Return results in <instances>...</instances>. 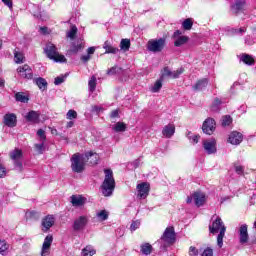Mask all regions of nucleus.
Wrapping results in <instances>:
<instances>
[{
    "instance_id": "f257e3e1",
    "label": "nucleus",
    "mask_w": 256,
    "mask_h": 256,
    "mask_svg": "<svg viewBox=\"0 0 256 256\" xmlns=\"http://www.w3.org/2000/svg\"><path fill=\"white\" fill-rule=\"evenodd\" d=\"M227 231V227H225V223H223V219L217 216L216 219L209 225V233L212 235H217V245L221 249L223 247V239L225 238V233Z\"/></svg>"
},
{
    "instance_id": "f03ea898",
    "label": "nucleus",
    "mask_w": 256,
    "mask_h": 256,
    "mask_svg": "<svg viewBox=\"0 0 256 256\" xmlns=\"http://www.w3.org/2000/svg\"><path fill=\"white\" fill-rule=\"evenodd\" d=\"M105 178L100 186L102 190V195L104 197H111L113 195V191H115V178L113 177V170L104 169Z\"/></svg>"
},
{
    "instance_id": "7ed1b4c3",
    "label": "nucleus",
    "mask_w": 256,
    "mask_h": 256,
    "mask_svg": "<svg viewBox=\"0 0 256 256\" xmlns=\"http://www.w3.org/2000/svg\"><path fill=\"white\" fill-rule=\"evenodd\" d=\"M44 53L50 59L51 61H54L55 63H67V58H65V55L59 54V50L57 49V46L53 43H48L46 47L44 48Z\"/></svg>"
},
{
    "instance_id": "20e7f679",
    "label": "nucleus",
    "mask_w": 256,
    "mask_h": 256,
    "mask_svg": "<svg viewBox=\"0 0 256 256\" xmlns=\"http://www.w3.org/2000/svg\"><path fill=\"white\" fill-rule=\"evenodd\" d=\"M164 247H171V245H175V241H177V234L175 233V227L169 226L167 227L161 238Z\"/></svg>"
},
{
    "instance_id": "39448f33",
    "label": "nucleus",
    "mask_w": 256,
    "mask_h": 256,
    "mask_svg": "<svg viewBox=\"0 0 256 256\" xmlns=\"http://www.w3.org/2000/svg\"><path fill=\"white\" fill-rule=\"evenodd\" d=\"M85 160L83 154L75 153L72 155L70 161L73 173H83L85 171Z\"/></svg>"
},
{
    "instance_id": "423d86ee",
    "label": "nucleus",
    "mask_w": 256,
    "mask_h": 256,
    "mask_svg": "<svg viewBox=\"0 0 256 256\" xmlns=\"http://www.w3.org/2000/svg\"><path fill=\"white\" fill-rule=\"evenodd\" d=\"M167 45V39L159 38V39H150L147 43L148 51L152 53H161L165 49Z\"/></svg>"
},
{
    "instance_id": "0eeeda50",
    "label": "nucleus",
    "mask_w": 256,
    "mask_h": 256,
    "mask_svg": "<svg viewBox=\"0 0 256 256\" xmlns=\"http://www.w3.org/2000/svg\"><path fill=\"white\" fill-rule=\"evenodd\" d=\"M9 157L13 161L14 167L18 171H23V150L15 148L9 153Z\"/></svg>"
},
{
    "instance_id": "6e6552de",
    "label": "nucleus",
    "mask_w": 256,
    "mask_h": 256,
    "mask_svg": "<svg viewBox=\"0 0 256 256\" xmlns=\"http://www.w3.org/2000/svg\"><path fill=\"white\" fill-rule=\"evenodd\" d=\"M217 129V123L213 118H207L202 124V131L205 135H213Z\"/></svg>"
},
{
    "instance_id": "1a4fd4ad",
    "label": "nucleus",
    "mask_w": 256,
    "mask_h": 256,
    "mask_svg": "<svg viewBox=\"0 0 256 256\" xmlns=\"http://www.w3.org/2000/svg\"><path fill=\"white\" fill-rule=\"evenodd\" d=\"M136 189L138 191L137 197H140V199H147L151 191V184L149 182H141L140 184H137Z\"/></svg>"
},
{
    "instance_id": "9d476101",
    "label": "nucleus",
    "mask_w": 256,
    "mask_h": 256,
    "mask_svg": "<svg viewBox=\"0 0 256 256\" xmlns=\"http://www.w3.org/2000/svg\"><path fill=\"white\" fill-rule=\"evenodd\" d=\"M203 148L208 155H213L217 153V140H215V138H211L210 140H204Z\"/></svg>"
},
{
    "instance_id": "9b49d317",
    "label": "nucleus",
    "mask_w": 256,
    "mask_h": 256,
    "mask_svg": "<svg viewBox=\"0 0 256 256\" xmlns=\"http://www.w3.org/2000/svg\"><path fill=\"white\" fill-rule=\"evenodd\" d=\"M239 243L245 245L249 243V226L247 224H242L238 230Z\"/></svg>"
},
{
    "instance_id": "f8f14e48",
    "label": "nucleus",
    "mask_w": 256,
    "mask_h": 256,
    "mask_svg": "<svg viewBox=\"0 0 256 256\" xmlns=\"http://www.w3.org/2000/svg\"><path fill=\"white\" fill-rule=\"evenodd\" d=\"M17 73L23 79H33V69H31V66H29L28 64H24L22 66H19L17 68Z\"/></svg>"
},
{
    "instance_id": "ddd939ff",
    "label": "nucleus",
    "mask_w": 256,
    "mask_h": 256,
    "mask_svg": "<svg viewBox=\"0 0 256 256\" xmlns=\"http://www.w3.org/2000/svg\"><path fill=\"white\" fill-rule=\"evenodd\" d=\"M247 0H235V3L231 5L230 9L234 15H239L245 11Z\"/></svg>"
},
{
    "instance_id": "4468645a",
    "label": "nucleus",
    "mask_w": 256,
    "mask_h": 256,
    "mask_svg": "<svg viewBox=\"0 0 256 256\" xmlns=\"http://www.w3.org/2000/svg\"><path fill=\"white\" fill-rule=\"evenodd\" d=\"M3 124L6 127H17V115L15 113H7L4 115Z\"/></svg>"
},
{
    "instance_id": "2eb2a0df",
    "label": "nucleus",
    "mask_w": 256,
    "mask_h": 256,
    "mask_svg": "<svg viewBox=\"0 0 256 256\" xmlns=\"http://www.w3.org/2000/svg\"><path fill=\"white\" fill-rule=\"evenodd\" d=\"M42 225V231L44 233H47V231H49V229H51V227H53V225H55V217L53 215H47L42 219L41 222Z\"/></svg>"
},
{
    "instance_id": "dca6fc26",
    "label": "nucleus",
    "mask_w": 256,
    "mask_h": 256,
    "mask_svg": "<svg viewBox=\"0 0 256 256\" xmlns=\"http://www.w3.org/2000/svg\"><path fill=\"white\" fill-rule=\"evenodd\" d=\"M192 197L194 199V203L196 207H203L205 205L207 198L205 197V193L201 191H196L192 194Z\"/></svg>"
},
{
    "instance_id": "f3484780",
    "label": "nucleus",
    "mask_w": 256,
    "mask_h": 256,
    "mask_svg": "<svg viewBox=\"0 0 256 256\" xmlns=\"http://www.w3.org/2000/svg\"><path fill=\"white\" fill-rule=\"evenodd\" d=\"M243 142V134L238 131H233L228 138V143L231 145H241Z\"/></svg>"
},
{
    "instance_id": "a211bd4d",
    "label": "nucleus",
    "mask_w": 256,
    "mask_h": 256,
    "mask_svg": "<svg viewBox=\"0 0 256 256\" xmlns=\"http://www.w3.org/2000/svg\"><path fill=\"white\" fill-rule=\"evenodd\" d=\"M88 220L87 216H80L76 220H74L73 229L75 231H81V229H85L87 226Z\"/></svg>"
},
{
    "instance_id": "6ab92c4d",
    "label": "nucleus",
    "mask_w": 256,
    "mask_h": 256,
    "mask_svg": "<svg viewBox=\"0 0 256 256\" xmlns=\"http://www.w3.org/2000/svg\"><path fill=\"white\" fill-rule=\"evenodd\" d=\"M70 199L73 207H83L87 203V198L82 195H72Z\"/></svg>"
},
{
    "instance_id": "aec40b11",
    "label": "nucleus",
    "mask_w": 256,
    "mask_h": 256,
    "mask_svg": "<svg viewBox=\"0 0 256 256\" xmlns=\"http://www.w3.org/2000/svg\"><path fill=\"white\" fill-rule=\"evenodd\" d=\"M41 117V113H39L38 111L32 110L29 111L26 116L25 119L26 121H28V123H39V119Z\"/></svg>"
},
{
    "instance_id": "412c9836",
    "label": "nucleus",
    "mask_w": 256,
    "mask_h": 256,
    "mask_svg": "<svg viewBox=\"0 0 256 256\" xmlns=\"http://www.w3.org/2000/svg\"><path fill=\"white\" fill-rule=\"evenodd\" d=\"M162 135L163 137H166V139H171V137L175 135V124L169 123L164 126Z\"/></svg>"
},
{
    "instance_id": "4be33fe9",
    "label": "nucleus",
    "mask_w": 256,
    "mask_h": 256,
    "mask_svg": "<svg viewBox=\"0 0 256 256\" xmlns=\"http://www.w3.org/2000/svg\"><path fill=\"white\" fill-rule=\"evenodd\" d=\"M207 85H209V78H202L196 81V85L192 86L194 91H203L207 89Z\"/></svg>"
},
{
    "instance_id": "5701e85b",
    "label": "nucleus",
    "mask_w": 256,
    "mask_h": 256,
    "mask_svg": "<svg viewBox=\"0 0 256 256\" xmlns=\"http://www.w3.org/2000/svg\"><path fill=\"white\" fill-rule=\"evenodd\" d=\"M85 159L86 161H89L90 165H97V163H99V154L92 151L87 152L85 154Z\"/></svg>"
},
{
    "instance_id": "b1692460",
    "label": "nucleus",
    "mask_w": 256,
    "mask_h": 256,
    "mask_svg": "<svg viewBox=\"0 0 256 256\" xmlns=\"http://www.w3.org/2000/svg\"><path fill=\"white\" fill-rule=\"evenodd\" d=\"M53 243V235H47L44 239L43 245H42V255L44 253H47L49 249H51V244Z\"/></svg>"
},
{
    "instance_id": "393cba45",
    "label": "nucleus",
    "mask_w": 256,
    "mask_h": 256,
    "mask_svg": "<svg viewBox=\"0 0 256 256\" xmlns=\"http://www.w3.org/2000/svg\"><path fill=\"white\" fill-rule=\"evenodd\" d=\"M14 62L17 65H21V63H25V54L17 50V48L14 50Z\"/></svg>"
},
{
    "instance_id": "a878e982",
    "label": "nucleus",
    "mask_w": 256,
    "mask_h": 256,
    "mask_svg": "<svg viewBox=\"0 0 256 256\" xmlns=\"http://www.w3.org/2000/svg\"><path fill=\"white\" fill-rule=\"evenodd\" d=\"M103 49H105V53L107 54L111 53L112 55H117V53H119V48L113 47L109 41L104 42Z\"/></svg>"
},
{
    "instance_id": "bb28decb",
    "label": "nucleus",
    "mask_w": 256,
    "mask_h": 256,
    "mask_svg": "<svg viewBox=\"0 0 256 256\" xmlns=\"http://www.w3.org/2000/svg\"><path fill=\"white\" fill-rule=\"evenodd\" d=\"M240 61H242V63H244L245 65L248 66H253L255 65V58H253V56L249 55V54H242Z\"/></svg>"
},
{
    "instance_id": "cd10ccee",
    "label": "nucleus",
    "mask_w": 256,
    "mask_h": 256,
    "mask_svg": "<svg viewBox=\"0 0 256 256\" xmlns=\"http://www.w3.org/2000/svg\"><path fill=\"white\" fill-rule=\"evenodd\" d=\"M14 97L18 103H29V96L25 95V92H17Z\"/></svg>"
},
{
    "instance_id": "c85d7f7f",
    "label": "nucleus",
    "mask_w": 256,
    "mask_h": 256,
    "mask_svg": "<svg viewBox=\"0 0 256 256\" xmlns=\"http://www.w3.org/2000/svg\"><path fill=\"white\" fill-rule=\"evenodd\" d=\"M112 129L115 133H125L127 131V124L125 122H117Z\"/></svg>"
},
{
    "instance_id": "c756f323",
    "label": "nucleus",
    "mask_w": 256,
    "mask_h": 256,
    "mask_svg": "<svg viewBox=\"0 0 256 256\" xmlns=\"http://www.w3.org/2000/svg\"><path fill=\"white\" fill-rule=\"evenodd\" d=\"M172 75H173V71H171V69H169V66H166L161 70L160 79H161V81H165V79H167V77L172 79Z\"/></svg>"
},
{
    "instance_id": "7c9ffc66",
    "label": "nucleus",
    "mask_w": 256,
    "mask_h": 256,
    "mask_svg": "<svg viewBox=\"0 0 256 256\" xmlns=\"http://www.w3.org/2000/svg\"><path fill=\"white\" fill-rule=\"evenodd\" d=\"M186 43H189V36H179L174 41V47H182V45H186Z\"/></svg>"
},
{
    "instance_id": "2f4dec72",
    "label": "nucleus",
    "mask_w": 256,
    "mask_h": 256,
    "mask_svg": "<svg viewBox=\"0 0 256 256\" xmlns=\"http://www.w3.org/2000/svg\"><path fill=\"white\" fill-rule=\"evenodd\" d=\"M140 251L142 255H151L153 253V246L149 243H144L141 245Z\"/></svg>"
},
{
    "instance_id": "473e14b6",
    "label": "nucleus",
    "mask_w": 256,
    "mask_h": 256,
    "mask_svg": "<svg viewBox=\"0 0 256 256\" xmlns=\"http://www.w3.org/2000/svg\"><path fill=\"white\" fill-rule=\"evenodd\" d=\"M120 49L124 52L129 51L131 49V40L124 38L120 41Z\"/></svg>"
},
{
    "instance_id": "72a5a7b5",
    "label": "nucleus",
    "mask_w": 256,
    "mask_h": 256,
    "mask_svg": "<svg viewBox=\"0 0 256 256\" xmlns=\"http://www.w3.org/2000/svg\"><path fill=\"white\" fill-rule=\"evenodd\" d=\"M122 72H123V68L115 65L107 70L106 75L111 77L113 75H119V73H122Z\"/></svg>"
},
{
    "instance_id": "f704fd0d",
    "label": "nucleus",
    "mask_w": 256,
    "mask_h": 256,
    "mask_svg": "<svg viewBox=\"0 0 256 256\" xmlns=\"http://www.w3.org/2000/svg\"><path fill=\"white\" fill-rule=\"evenodd\" d=\"M36 85L41 91H46L47 89V80L45 78H37L36 80Z\"/></svg>"
},
{
    "instance_id": "c9c22d12",
    "label": "nucleus",
    "mask_w": 256,
    "mask_h": 256,
    "mask_svg": "<svg viewBox=\"0 0 256 256\" xmlns=\"http://www.w3.org/2000/svg\"><path fill=\"white\" fill-rule=\"evenodd\" d=\"M182 28L184 31H191L193 29V20L191 18H187L182 22Z\"/></svg>"
},
{
    "instance_id": "e433bc0d",
    "label": "nucleus",
    "mask_w": 256,
    "mask_h": 256,
    "mask_svg": "<svg viewBox=\"0 0 256 256\" xmlns=\"http://www.w3.org/2000/svg\"><path fill=\"white\" fill-rule=\"evenodd\" d=\"M95 253H97V251L89 245L82 249V256H93Z\"/></svg>"
},
{
    "instance_id": "4c0bfd02",
    "label": "nucleus",
    "mask_w": 256,
    "mask_h": 256,
    "mask_svg": "<svg viewBox=\"0 0 256 256\" xmlns=\"http://www.w3.org/2000/svg\"><path fill=\"white\" fill-rule=\"evenodd\" d=\"M77 26L72 25L70 31L67 32L66 37L72 41L77 37Z\"/></svg>"
},
{
    "instance_id": "58836bf2",
    "label": "nucleus",
    "mask_w": 256,
    "mask_h": 256,
    "mask_svg": "<svg viewBox=\"0 0 256 256\" xmlns=\"http://www.w3.org/2000/svg\"><path fill=\"white\" fill-rule=\"evenodd\" d=\"M163 87V80L159 78L154 84V86L151 88L152 93H159L161 91V88Z\"/></svg>"
},
{
    "instance_id": "ea45409f",
    "label": "nucleus",
    "mask_w": 256,
    "mask_h": 256,
    "mask_svg": "<svg viewBox=\"0 0 256 256\" xmlns=\"http://www.w3.org/2000/svg\"><path fill=\"white\" fill-rule=\"evenodd\" d=\"M231 123H233V118H231V116L225 115L222 117V123H221L222 127H229Z\"/></svg>"
},
{
    "instance_id": "a19ab883",
    "label": "nucleus",
    "mask_w": 256,
    "mask_h": 256,
    "mask_svg": "<svg viewBox=\"0 0 256 256\" xmlns=\"http://www.w3.org/2000/svg\"><path fill=\"white\" fill-rule=\"evenodd\" d=\"M88 86L92 93L93 91H95V89H97V78L95 76L91 77V79L88 82Z\"/></svg>"
},
{
    "instance_id": "79ce46f5",
    "label": "nucleus",
    "mask_w": 256,
    "mask_h": 256,
    "mask_svg": "<svg viewBox=\"0 0 256 256\" xmlns=\"http://www.w3.org/2000/svg\"><path fill=\"white\" fill-rule=\"evenodd\" d=\"M83 49V44L72 43L70 53H79Z\"/></svg>"
},
{
    "instance_id": "37998d69",
    "label": "nucleus",
    "mask_w": 256,
    "mask_h": 256,
    "mask_svg": "<svg viewBox=\"0 0 256 256\" xmlns=\"http://www.w3.org/2000/svg\"><path fill=\"white\" fill-rule=\"evenodd\" d=\"M97 217H99L100 221H107L109 219V213L106 210H101Z\"/></svg>"
},
{
    "instance_id": "c03bdc74",
    "label": "nucleus",
    "mask_w": 256,
    "mask_h": 256,
    "mask_svg": "<svg viewBox=\"0 0 256 256\" xmlns=\"http://www.w3.org/2000/svg\"><path fill=\"white\" fill-rule=\"evenodd\" d=\"M185 73V68H180L174 72H172V79H179L181 75Z\"/></svg>"
},
{
    "instance_id": "a18cd8bd",
    "label": "nucleus",
    "mask_w": 256,
    "mask_h": 256,
    "mask_svg": "<svg viewBox=\"0 0 256 256\" xmlns=\"http://www.w3.org/2000/svg\"><path fill=\"white\" fill-rule=\"evenodd\" d=\"M9 249V244L5 240H0V253H5Z\"/></svg>"
},
{
    "instance_id": "49530a36",
    "label": "nucleus",
    "mask_w": 256,
    "mask_h": 256,
    "mask_svg": "<svg viewBox=\"0 0 256 256\" xmlns=\"http://www.w3.org/2000/svg\"><path fill=\"white\" fill-rule=\"evenodd\" d=\"M66 119H69L70 121L73 119H77V111L69 110L66 114Z\"/></svg>"
},
{
    "instance_id": "de8ad7c7",
    "label": "nucleus",
    "mask_w": 256,
    "mask_h": 256,
    "mask_svg": "<svg viewBox=\"0 0 256 256\" xmlns=\"http://www.w3.org/2000/svg\"><path fill=\"white\" fill-rule=\"evenodd\" d=\"M34 149H35V151L38 152L39 155H43V151H44V149H45V145H44L43 143H41V144H35V145H34Z\"/></svg>"
},
{
    "instance_id": "09e8293b",
    "label": "nucleus",
    "mask_w": 256,
    "mask_h": 256,
    "mask_svg": "<svg viewBox=\"0 0 256 256\" xmlns=\"http://www.w3.org/2000/svg\"><path fill=\"white\" fill-rule=\"evenodd\" d=\"M141 225V222H139V220H135V221H132L131 225H130V231H137V229H139Z\"/></svg>"
},
{
    "instance_id": "8fccbe9b",
    "label": "nucleus",
    "mask_w": 256,
    "mask_h": 256,
    "mask_svg": "<svg viewBox=\"0 0 256 256\" xmlns=\"http://www.w3.org/2000/svg\"><path fill=\"white\" fill-rule=\"evenodd\" d=\"M37 135H38V137H40L41 140L47 141V135H45V130L38 129Z\"/></svg>"
},
{
    "instance_id": "3c124183",
    "label": "nucleus",
    "mask_w": 256,
    "mask_h": 256,
    "mask_svg": "<svg viewBox=\"0 0 256 256\" xmlns=\"http://www.w3.org/2000/svg\"><path fill=\"white\" fill-rule=\"evenodd\" d=\"M189 255L190 256H197V255H199V250L195 246H190Z\"/></svg>"
},
{
    "instance_id": "603ef678",
    "label": "nucleus",
    "mask_w": 256,
    "mask_h": 256,
    "mask_svg": "<svg viewBox=\"0 0 256 256\" xmlns=\"http://www.w3.org/2000/svg\"><path fill=\"white\" fill-rule=\"evenodd\" d=\"M247 31V28L232 29L233 35H243Z\"/></svg>"
},
{
    "instance_id": "864d4df0",
    "label": "nucleus",
    "mask_w": 256,
    "mask_h": 256,
    "mask_svg": "<svg viewBox=\"0 0 256 256\" xmlns=\"http://www.w3.org/2000/svg\"><path fill=\"white\" fill-rule=\"evenodd\" d=\"M201 256H213V250L211 249V247H207L206 249H204Z\"/></svg>"
},
{
    "instance_id": "5fc2aeb1",
    "label": "nucleus",
    "mask_w": 256,
    "mask_h": 256,
    "mask_svg": "<svg viewBox=\"0 0 256 256\" xmlns=\"http://www.w3.org/2000/svg\"><path fill=\"white\" fill-rule=\"evenodd\" d=\"M119 118V110H112L110 113V119H117Z\"/></svg>"
},
{
    "instance_id": "6e6d98bb",
    "label": "nucleus",
    "mask_w": 256,
    "mask_h": 256,
    "mask_svg": "<svg viewBox=\"0 0 256 256\" xmlns=\"http://www.w3.org/2000/svg\"><path fill=\"white\" fill-rule=\"evenodd\" d=\"M65 82V78L64 77H56L54 80V84L55 85H61V83Z\"/></svg>"
},
{
    "instance_id": "4d7b16f0",
    "label": "nucleus",
    "mask_w": 256,
    "mask_h": 256,
    "mask_svg": "<svg viewBox=\"0 0 256 256\" xmlns=\"http://www.w3.org/2000/svg\"><path fill=\"white\" fill-rule=\"evenodd\" d=\"M2 3H4V5H6V7L13 9V0H2Z\"/></svg>"
},
{
    "instance_id": "13d9d810",
    "label": "nucleus",
    "mask_w": 256,
    "mask_h": 256,
    "mask_svg": "<svg viewBox=\"0 0 256 256\" xmlns=\"http://www.w3.org/2000/svg\"><path fill=\"white\" fill-rule=\"evenodd\" d=\"M80 59H81V62H82V63H87L88 61L91 60V56H89V54H87V55H82Z\"/></svg>"
},
{
    "instance_id": "bf43d9fd",
    "label": "nucleus",
    "mask_w": 256,
    "mask_h": 256,
    "mask_svg": "<svg viewBox=\"0 0 256 256\" xmlns=\"http://www.w3.org/2000/svg\"><path fill=\"white\" fill-rule=\"evenodd\" d=\"M7 171L5 170V167H3V165L0 164V179L5 177Z\"/></svg>"
},
{
    "instance_id": "052dcab7",
    "label": "nucleus",
    "mask_w": 256,
    "mask_h": 256,
    "mask_svg": "<svg viewBox=\"0 0 256 256\" xmlns=\"http://www.w3.org/2000/svg\"><path fill=\"white\" fill-rule=\"evenodd\" d=\"M235 171L238 175H243V166H235Z\"/></svg>"
},
{
    "instance_id": "680f3d73",
    "label": "nucleus",
    "mask_w": 256,
    "mask_h": 256,
    "mask_svg": "<svg viewBox=\"0 0 256 256\" xmlns=\"http://www.w3.org/2000/svg\"><path fill=\"white\" fill-rule=\"evenodd\" d=\"M180 35H183V32H181V30H176L172 35V39H178Z\"/></svg>"
},
{
    "instance_id": "e2e57ef3",
    "label": "nucleus",
    "mask_w": 256,
    "mask_h": 256,
    "mask_svg": "<svg viewBox=\"0 0 256 256\" xmlns=\"http://www.w3.org/2000/svg\"><path fill=\"white\" fill-rule=\"evenodd\" d=\"M221 99H219V98H215L214 99V102H213V104H212V107H219V105H221Z\"/></svg>"
},
{
    "instance_id": "0e129e2a",
    "label": "nucleus",
    "mask_w": 256,
    "mask_h": 256,
    "mask_svg": "<svg viewBox=\"0 0 256 256\" xmlns=\"http://www.w3.org/2000/svg\"><path fill=\"white\" fill-rule=\"evenodd\" d=\"M87 53L89 56L93 55L95 53V47H89L87 49Z\"/></svg>"
},
{
    "instance_id": "69168bd1",
    "label": "nucleus",
    "mask_w": 256,
    "mask_h": 256,
    "mask_svg": "<svg viewBox=\"0 0 256 256\" xmlns=\"http://www.w3.org/2000/svg\"><path fill=\"white\" fill-rule=\"evenodd\" d=\"M199 139H201V136H199V135H195L192 137L193 143H199Z\"/></svg>"
},
{
    "instance_id": "338daca9",
    "label": "nucleus",
    "mask_w": 256,
    "mask_h": 256,
    "mask_svg": "<svg viewBox=\"0 0 256 256\" xmlns=\"http://www.w3.org/2000/svg\"><path fill=\"white\" fill-rule=\"evenodd\" d=\"M74 125H75V122L69 121V122H67V124H66V129H71V127H73Z\"/></svg>"
},
{
    "instance_id": "774afa93",
    "label": "nucleus",
    "mask_w": 256,
    "mask_h": 256,
    "mask_svg": "<svg viewBox=\"0 0 256 256\" xmlns=\"http://www.w3.org/2000/svg\"><path fill=\"white\" fill-rule=\"evenodd\" d=\"M186 203L189 205L191 203H193V196H188L186 199Z\"/></svg>"
}]
</instances>
